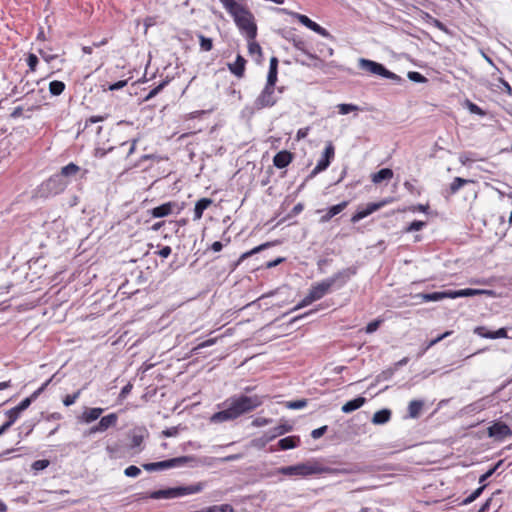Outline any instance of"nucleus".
<instances>
[{"mask_svg": "<svg viewBox=\"0 0 512 512\" xmlns=\"http://www.w3.org/2000/svg\"><path fill=\"white\" fill-rule=\"evenodd\" d=\"M292 43H293L294 47L298 51H300L302 54H304L309 60H317L318 59L315 54L310 52L306 41H304L303 39L295 37L292 39Z\"/></svg>", "mask_w": 512, "mask_h": 512, "instance_id": "obj_19", "label": "nucleus"}, {"mask_svg": "<svg viewBox=\"0 0 512 512\" xmlns=\"http://www.w3.org/2000/svg\"><path fill=\"white\" fill-rule=\"evenodd\" d=\"M424 402L421 400H412L408 405V414L410 418L416 419L420 416Z\"/></svg>", "mask_w": 512, "mask_h": 512, "instance_id": "obj_28", "label": "nucleus"}, {"mask_svg": "<svg viewBox=\"0 0 512 512\" xmlns=\"http://www.w3.org/2000/svg\"><path fill=\"white\" fill-rule=\"evenodd\" d=\"M358 67L362 70L370 72L371 74L379 75L396 83H400L402 81L400 76L386 69L384 65L369 59L359 58Z\"/></svg>", "mask_w": 512, "mask_h": 512, "instance_id": "obj_6", "label": "nucleus"}, {"mask_svg": "<svg viewBox=\"0 0 512 512\" xmlns=\"http://www.w3.org/2000/svg\"><path fill=\"white\" fill-rule=\"evenodd\" d=\"M248 49L251 54H261V47L258 43L253 40L249 41Z\"/></svg>", "mask_w": 512, "mask_h": 512, "instance_id": "obj_59", "label": "nucleus"}, {"mask_svg": "<svg viewBox=\"0 0 512 512\" xmlns=\"http://www.w3.org/2000/svg\"><path fill=\"white\" fill-rule=\"evenodd\" d=\"M407 77L409 80L415 82V83H425L427 82V78L423 76L421 73L417 71H410L407 74Z\"/></svg>", "mask_w": 512, "mask_h": 512, "instance_id": "obj_40", "label": "nucleus"}, {"mask_svg": "<svg viewBox=\"0 0 512 512\" xmlns=\"http://www.w3.org/2000/svg\"><path fill=\"white\" fill-rule=\"evenodd\" d=\"M484 337L490 339H498L507 337V330L505 328H500L495 332H489L487 334H483Z\"/></svg>", "mask_w": 512, "mask_h": 512, "instance_id": "obj_42", "label": "nucleus"}, {"mask_svg": "<svg viewBox=\"0 0 512 512\" xmlns=\"http://www.w3.org/2000/svg\"><path fill=\"white\" fill-rule=\"evenodd\" d=\"M124 474L127 477H137L141 474V469L135 465H131L124 470Z\"/></svg>", "mask_w": 512, "mask_h": 512, "instance_id": "obj_45", "label": "nucleus"}, {"mask_svg": "<svg viewBox=\"0 0 512 512\" xmlns=\"http://www.w3.org/2000/svg\"><path fill=\"white\" fill-rule=\"evenodd\" d=\"M366 402V399L364 397H357L350 401H347L341 408V411L343 413H351L359 408H361Z\"/></svg>", "mask_w": 512, "mask_h": 512, "instance_id": "obj_21", "label": "nucleus"}, {"mask_svg": "<svg viewBox=\"0 0 512 512\" xmlns=\"http://www.w3.org/2000/svg\"><path fill=\"white\" fill-rule=\"evenodd\" d=\"M103 411L104 410L102 408H90V409H87L82 414V419L86 423H91V422L95 421L96 419H98L100 417V415L103 413Z\"/></svg>", "mask_w": 512, "mask_h": 512, "instance_id": "obj_29", "label": "nucleus"}, {"mask_svg": "<svg viewBox=\"0 0 512 512\" xmlns=\"http://www.w3.org/2000/svg\"><path fill=\"white\" fill-rule=\"evenodd\" d=\"M245 65H246V60L244 59L243 56L238 54L235 62L232 64L231 63L228 64V68L232 74H234L238 78H241V77H243L244 72H245Z\"/></svg>", "mask_w": 512, "mask_h": 512, "instance_id": "obj_18", "label": "nucleus"}, {"mask_svg": "<svg viewBox=\"0 0 512 512\" xmlns=\"http://www.w3.org/2000/svg\"><path fill=\"white\" fill-rule=\"evenodd\" d=\"M467 107H468V110L472 113V114H476V115H479V116H485L486 115V112L480 108L478 105L468 101L467 103Z\"/></svg>", "mask_w": 512, "mask_h": 512, "instance_id": "obj_46", "label": "nucleus"}, {"mask_svg": "<svg viewBox=\"0 0 512 512\" xmlns=\"http://www.w3.org/2000/svg\"><path fill=\"white\" fill-rule=\"evenodd\" d=\"M216 343V339L215 338H212V339H208L200 344H198L196 347H194L192 349V353L193 354H197L199 350H201L202 348H205V347H209V346H212Z\"/></svg>", "mask_w": 512, "mask_h": 512, "instance_id": "obj_49", "label": "nucleus"}, {"mask_svg": "<svg viewBox=\"0 0 512 512\" xmlns=\"http://www.w3.org/2000/svg\"><path fill=\"white\" fill-rule=\"evenodd\" d=\"M356 273V267H348L313 285L303 300L299 302L291 311H297L310 305L312 302L321 299L330 291L333 286H336L337 288L343 287L347 281Z\"/></svg>", "mask_w": 512, "mask_h": 512, "instance_id": "obj_2", "label": "nucleus"}, {"mask_svg": "<svg viewBox=\"0 0 512 512\" xmlns=\"http://www.w3.org/2000/svg\"><path fill=\"white\" fill-rule=\"evenodd\" d=\"M392 177L393 171L390 168H383L372 175V182L379 184L384 180H390Z\"/></svg>", "mask_w": 512, "mask_h": 512, "instance_id": "obj_27", "label": "nucleus"}, {"mask_svg": "<svg viewBox=\"0 0 512 512\" xmlns=\"http://www.w3.org/2000/svg\"><path fill=\"white\" fill-rule=\"evenodd\" d=\"M381 324V320H374L368 323V325L365 328V331L369 334L375 332Z\"/></svg>", "mask_w": 512, "mask_h": 512, "instance_id": "obj_55", "label": "nucleus"}, {"mask_svg": "<svg viewBox=\"0 0 512 512\" xmlns=\"http://www.w3.org/2000/svg\"><path fill=\"white\" fill-rule=\"evenodd\" d=\"M223 6L225 7V9L228 11V13H230L232 10H235V8L238 7L239 3L236 2L235 0H219Z\"/></svg>", "mask_w": 512, "mask_h": 512, "instance_id": "obj_51", "label": "nucleus"}, {"mask_svg": "<svg viewBox=\"0 0 512 512\" xmlns=\"http://www.w3.org/2000/svg\"><path fill=\"white\" fill-rule=\"evenodd\" d=\"M273 422L271 418L257 417L252 421V426L254 427H263L269 425Z\"/></svg>", "mask_w": 512, "mask_h": 512, "instance_id": "obj_44", "label": "nucleus"}, {"mask_svg": "<svg viewBox=\"0 0 512 512\" xmlns=\"http://www.w3.org/2000/svg\"><path fill=\"white\" fill-rule=\"evenodd\" d=\"M239 30L244 33L248 41L254 40L257 36V26L253 14L243 5L239 4L235 10L229 13Z\"/></svg>", "mask_w": 512, "mask_h": 512, "instance_id": "obj_3", "label": "nucleus"}, {"mask_svg": "<svg viewBox=\"0 0 512 512\" xmlns=\"http://www.w3.org/2000/svg\"><path fill=\"white\" fill-rule=\"evenodd\" d=\"M48 466H49L48 460H46V459L36 460L32 464V469L35 471H41V470H44L45 468H47Z\"/></svg>", "mask_w": 512, "mask_h": 512, "instance_id": "obj_50", "label": "nucleus"}, {"mask_svg": "<svg viewBox=\"0 0 512 512\" xmlns=\"http://www.w3.org/2000/svg\"><path fill=\"white\" fill-rule=\"evenodd\" d=\"M293 160V154L287 150L279 151L273 157V164L279 169L287 167Z\"/></svg>", "mask_w": 512, "mask_h": 512, "instance_id": "obj_16", "label": "nucleus"}, {"mask_svg": "<svg viewBox=\"0 0 512 512\" xmlns=\"http://www.w3.org/2000/svg\"><path fill=\"white\" fill-rule=\"evenodd\" d=\"M169 83V80L166 79L164 81H162L158 86H156L155 88H153L147 95L146 97L144 98V101H149L151 100L153 97H155L158 93H160L163 88Z\"/></svg>", "mask_w": 512, "mask_h": 512, "instance_id": "obj_35", "label": "nucleus"}, {"mask_svg": "<svg viewBox=\"0 0 512 512\" xmlns=\"http://www.w3.org/2000/svg\"><path fill=\"white\" fill-rule=\"evenodd\" d=\"M348 205V202L347 201H343L337 205H334V206H331L325 215H323L321 218H320V222L322 223H326L328 222L330 219H332L334 216H336L337 214H339L340 212H342Z\"/></svg>", "mask_w": 512, "mask_h": 512, "instance_id": "obj_20", "label": "nucleus"}, {"mask_svg": "<svg viewBox=\"0 0 512 512\" xmlns=\"http://www.w3.org/2000/svg\"><path fill=\"white\" fill-rule=\"evenodd\" d=\"M426 226V222L415 220L408 227L405 228V232L420 231Z\"/></svg>", "mask_w": 512, "mask_h": 512, "instance_id": "obj_41", "label": "nucleus"}, {"mask_svg": "<svg viewBox=\"0 0 512 512\" xmlns=\"http://www.w3.org/2000/svg\"><path fill=\"white\" fill-rule=\"evenodd\" d=\"M300 444V437L299 436H288L285 438H282L278 442L279 449L281 450H289L298 447Z\"/></svg>", "mask_w": 512, "mask_h": 512, "instance_id": "obj_24", "label": "nucleus"}, {"mask_svg": "<svg viewBox=\"0 0 512 512\" xmlns=\"http://www.w3.org/2000/svg\"><path fill=\"white\" fill-rule=\"evenodd\" d=\"M418 298L422 300V302H436L443 300L445 298L452 299V291H441V292H432V293H420L417 295Z\"/></svg>", "mask_w": 512, "mask_h": 512, "instance_id": "obj_17", "label": "nucleus"}, {"mask_svg": "<svg viewBox=\"0 0 512 512\" xmlns=\"http://www.w3.org/2000/svg\"><path fill=\"white\" fill-rule=\"evenodd\" d=\"M65 84L62 81L54 80L49 83V92L53 96H59L63 93Z\"/></svg>", "mask_w": 512, "mask_h": 512, "instance_id": "obj_30", "label": "nucleus"}, {"mask_svg": "<svg viewBox=\"0 0 512 512\" xmlns=\"http://www.w3.org/2000/svg\"><path fill=\"white\" fill-rule=\"evenodd\" d=\"M295 17L298 19V21L301 24H303L304 26H306L310 30L316 32L317 34H319V35H321L323 37H329L330 36L329 32L325 28L321 27L319 24H317L316 22L312 21L306 15L297 14L296 13Z\"/></svg>", "mask_w": 512, "mask_h": 512, "instance_id": "obj_14", "label": "nucleus"}, {"mask_svg": "<svg viewBox=\"0 0 512 512\" xmlns=\"http://www.w3.org/2000/svg\"><path fill=\"white\" fill-rule=\"evenodd\" d=\"M327 429H328V427L326 425L321 426V427H319L317 429H314L311 432V437L313 439H318V438L322 437L326 433Z\"/></svg>", "mask_w": 512, "mask_h": 512, "instance_id": "obj_53", "label": "nucleus"}, {"mask_svg": "<svg viewBox=\"0 0 512 512\" xmlns=\"http://www.w3.org/2000/svg\"><path fill=\"white\" fill-rule=\"evenodd\" d=\"M499 83L501 84V88L509 95L512 96V87L510 84L505 81L503 78H499Z\"/></svg>", "mask_w": 512, "mask_h": 512, "instance_id": "obj_60", "label": "nucleus"}, {"mask_svg": "<svg viewBox=\"0 0 512 512\" xmlns=\"http://www.w3.org/2000/svg\"><path fill=\"white\" fill-rule=\"evenodd\" d=\"M495 473V468H490L484 474H482L479 478V483H484L488 478H490Z\"/></svg>", "mask_w": 512, "mask_h": 512, "instance_id": "obj_63", "label": "nucleus"}, {"mask_svg": "<svg viewBox=\"0 0 512 512\" xmlns=\"http://www.w3.org/2000/svg\"><path fill=\"white\" fill-rule=\"evenodd\" d=\"M430 19V23L441 31L448 32L446 26L436 18L427 15Z\"/></svg>", "mask_w": 512, "mask_h": 512, "instance_id": "obj_58", "label": "nucleus"}, {"mask_svg": "<svg viewBox=\"0 0 512 512\" xmlns=\"http://www.w3.org/2000/svg\"><path fill=\"white\" fill-rule=\"evenodd\" d=\"M263 403V397L258 395H236L228 398L224 402L225 408L212 415L211 421L214 423H221L237 419L243 414L249 413Z\"/></svg>", "mask_w": 512, "mask_h": 512, "instance_id": "obj_1", "label": "nucleus"}, {"mask_svg": "<svg viewBox=\"0 0 512 512\" xmlns=\"http://www.w3.org/2000/svg\"><path fill=\"white\" fill-rule=\"evenodd\" d=\"M32 401L28 397L23 399L17 406H15L16 410L20 413H22L24 410H26L30 405Z\"/></svg>", "mask_w": 512, "mask_h": 512, "instance_id": "obj_54", "label": "nucleus"}, {"mask_svg": "<svg viewBox=\"0 0 512 512\" xmlns=\"http://www.w3.org/2000/svg\"><path fill=\"white\" fill-rule=\"evenodd\" d=\"M307 399H299V400H295V401H287L285 403V406L286 408L288 409H291V410H298V409H302V408H305L307 406Z\"/></svg>", "mask_w": 512, "mask_h": 512, "instance_id": "obj_34", "label": "nucleus"}, {"mask_svg": "<svg viewBox=\"0 0 512 512\" xmlns=\"http://www.w3.org/2000/svg\"><path fill=\"white\" fill-rule=\"evenodd\" d=\"M127 83H128L127 80H119L113 84H110L107 89L109 91L119 90V89H122L123 87H125L127 85Z\"/></svg>", "mask_w": 512, "mask_h": 512, "instance_id": "obj_57", "label": "nucleus"}, {"mask_svg": "<svg viewBox=\"0 0 512 512\" xmlns=\"http://www.w3.org/2000/svg\"><path fill=\"white\" fill-rule=\"evenodd\" d=\"M488 435L497 439H502L505 436L511 435V429L504 422H495L487 429Z\"/></svg>", "mask_w": 512, "mask_h": 512, "instance_id": "obj_13", "label": "nucleus"}, {"mask_svg": "<svg viewBox=\"0 0 512 512\" xmlns=\"http://www.w3.org/2000/svg\"><path fill=\"white\" fill-rule=\"evenodd\" d=\"M20 414L21 413L18 412L15 407L11 408L10 410H8L6 412V416L8 417V421H6L3 425L7 429H9L15 423V421L19 418Z\"/></svg>", "mask_w": 512, "mask_h": 512, "instance_id": "obj_32", "label": "nucleus"}, {"mask_svg": "<svg viewBox=\"0 0 512 512\" xmlns=\"http://www.w3.org/2000/svg\"><path fill=\"white\" fill-rule=\"evenodd\" d=\"M80 394H81V390H78L71 395L65 396V398L63 399V404L65 406L73 405L76 402V400L79 398Z\"/></svg>", "mask_w": 512, "mask_h": 512, "instance_id": "obj_43", "label": "nucleus"}, {"mask_svg": "<svg viewBox=\"0 0 512 512\" xmlns=\"http://www.w3.org/2000/svg\"><path fill=\"white\" fill-rule=\"evenodd\" d=\"M205 487L204 482H198L188 486L170 487L153 491L149 494L152 499H173L186 495L196 494L201 492Z\"/></svg>", "mask_w": 512, "mask_h": 512, "instance_id": "obj_4", "label": "nucleus"}, {"mask_svg": "<svg viewBox=\"0 0 512 512\" xmlns=\"http://www.w3.org/2000/svg\"><path fill=\"white\" fill-rule=\"evenodd\" d=\"M389 200H384L377 203H369L366 208L358 210L351 218L352 223H357L358 221L362 220L363 218L369 216L370 214L374 213L375 211L382 208L385 204H387Z\"/></svg>", "mask_w": 512, "mask_h": 512, "instance_id": "obj_12", "label": "nucleus"}, {"mask_svg": "<svg viewBox=\"0 0 512 512\" xmlns=\"http://www.w3.org/2000/svg\"><path fill=\"white\" fill-rule=\"evenodd\" d=\"M207 512H234L229 504L214 505L206 508Z\"/></svg>", "mask_w": 512, "mask_h": 512, "instance_id": "obj_37", "label": "nucleus"}, {"mask_svg": "<svg viewBox=\"0 0 512 512\" xmlns=\"http://www.w3.org/2000/svg\"><path fill=\"white\" fill-rule=\"evenodd\" d=\"M391 410L384 408L374 413L371 422L375 425H383L391 419Z\"/></svg>", "mask_w": 512, "mask_h": 512, "instance_id": "obj_23", "label": "nucleus"}, {"mask_svg": "<svg viewBox=\"0 0 512 512\" xmlns=\"http://www.w3.org/2000/svg\"><path fill=\"white\" fill-rule=\"evenodd\" d=\"M490 293L491 292L488 290L466 288V289L452 291V299L459 298V297H471V296H475V295L490 294Z\"/></svg>", "mask_w": 512, "mask_h": 512, "instance_id": "obj_22", "label": "nucleus"}, {"mask_svg": "<svg viewBox=\"0 0 512 512\" xmlns=\"http://www.w3.org/2000/svg\"><path fill=\"white\" fill-rule=\"evenodd\" d=\"M484 489H485V485H482L481 487L477 488L467 498H465L461 504L468 505V504L472 503L482 494Z\"/></svg>", "mask_w": 512, "mask_h": 512, "instance_id": "obj_36", "label": "nucleus"}, {"mask_svg": "<svg viewBox=\"0 0 512 512\" xmlns=\"http://www.w3.org/2000/svg\"><path fill=\"white\" fill-rule=\"evenodd\" d=\"M323 469L316 463H299L292 466L280 467L272 473V475L282 474L285 476H301L306 477L310 475L320 474Z\"/></svg>", "mask_w": 512, "mask_h": 512, "instance_id": "obj_5", "label": "nucleus"}, {"mask_svg": "<svg viewBox=\"0 0 512 512\" xmlns=\"http://www.w3.org/2000/svg\"><path fill=\"white\" fill-rule=\"evenodd\" d=\"M277 75H278L277 70L269 69L268 75H267L266 86H274L275 87V84L277 82Z\"/></svg>", "mask_w": 512, "mask_h": 512, "instance_id": "obj_48", "label": "nucleus"}, {"mask_svg": "<svg viewBox=\"0 0 512 512\" xmlns=\"http://www.w3.org/2000/svg\"><path fill=\"white\" fill-rule=\"evenodd\" d=\"M492 503V498H488L483 505L480 507V509L477 512H487L489 511L490 505Z\"/></svg>", "mask_w": 512, "mask_h": 512, "instance_id": "obj_64", "label": "nucleus"}, {"mask_svg": "<svg viewBox=\"0 0 512 512\" xmlns=\"http://www.w3.org/2000/svg\"><path fill=\"white\" fill-rule=\"evenodd\" d=\"M79 170V166L74 163H69L68 165L62 167L59 174L50 177V179L47 181V185L51 186L54 182H59V185L54 189V194H58L62 192L68 184L64 178L76 175Z\"/></svg>", "mask_w": 512, "mask_h": 512, "instance_id": "obj_10", "label": "nucleus"}, {"mask_svg": "<svg viewBox=\"0 0 512 512\" xmlns=\"http://www.w3.org/2000/svg\"><path fill=\"white\" fill-rule=\"evenodd\" d=\"M133 388V385L131 383H128L126 384L122 389H121V392L119 394V400L122 401L124 400L131 392Z\"/></svg>", "mask_w": 512, "mask_h": 512, "instance_id": "obj_56", "label": "nucleus"}, {"mask_svg": "<svg viewBox=\"0 0 512 512\" xmlns=\"http://www.w3.org/2000/svg\"><path fill=\"white\" fill-rule=\"evenodd\" d=\"M334 154H335L334 146L331 143H329L325 147L324 152H323L321 158L318 160L316 166L312 170V172L310 174V177H314L318 173L326 170L329 167V165L331 163V160L334 157Z\"/></svg>", "mask_w": 512, "mask_h": 512, "instance_id": "obj_11", "label": "nucleus"}, {"mask_svg": "<svg viewBox=\"0 0 512 512\" xmlns=\"http://www.w3.org/2000/svg\"><path fill=\"white\" fill-rule=\"evenodd\" d=\"M269 246H271V244H270V243H264V244H261V245H259V246L255 247V248H253L252 250H250V251H248V252L243 253V254L241 255V257H240L239 261H242V260L246 259L247 257H250V256H252V255H254V254L258 253V252H260V251H262V250L266 249V248H267V247H269Z\"/></svg>", "mask_w": 512, "mask_h": 512, "instance_id": "obj_39", "label": "nucleus"}, {"mask_svg": "<svg viewBox=\"0 0 512 512\" xmlns=\"http://www.w3.org/2000/svg\"><path fill=\"white\" fill-rule=\"evenodd\" d=\"M282 93V89H278V92H276V87L274 86H266L263 88L259 96L256 98L254 102V106L256 109L260 110L267 107L274 106L278 99L279 94Z\"/></svg>", "mask_w": 512, "mask_h": 512, "instance_id": "obj_9", "label": "nucleus"}, {"mask_svg": "<svg viewBox=\"0 0 512 512\" xmlns=\"http://www.w3.org/2000/svg\"><path fill=\"white\" fill-rule=\"evenodd\" d=\"M195 459L191 456H180L159 462L145 463L142 467L148 472L161 471L171 468L182 467Z\"/></svg>", "mask_w": 512, "mask_h": 512, "instance_id": "obj_7", "label": "nucleus"}, {"mask_svg": "<svg viewBox=\"0 0 512 512\" xmlns=\"http://www.w3.org/2000/svg\"><path fill=\"white\" fill-rule=\"evenodd\" d=\"M172 252V249L170 246H163L158 252L157 254L160 256V257H163V258H167L168 256H170Z\"/></svg>", "mask_w": 512, "mask_h": 512, "instance_id": "obj_61", "label": "nucleus"}, {"mask_svg": "<svg viewBox=\"0 0 512 512\" xmlns=\"http://www.w3.org/2000/svg\"><path fill=\"white\" fill-rule=\"evenodd\" d=\"M41 57L46 61V62H50L52 61L53 59H55L57 57L56 54H50L49 52L45 51V50H40L39 51Z\"/></svg>", "mask_w": 512, "mask_h": 512, "instance_id": "obj_62", "label": "nucleus"}, {"mask_svg": "<svg viewBox=\"0 0 512 512\" xmlns=\"http://www.w3.org/2000/svg\"><path fill=\"white\" fill-rule=\"evenodd\" d=\"M175 207H177V204L175 202H166L157 207L152 208L151 210H149V212L154 218H162L170 215Z\"/></svg>", "mask_w": 512, "mask_h": 512, "instance_id": "obj_15", "label": "nucleus"}, {"mask_svg": "<svg viewBox=\"0 0 512 512\" xmlns=\"http://www.w3.org/2000/svg\"><path fill=\"white\" fill-rule=\"evenodd\" d=\"M143 436L140 434H133L131 437V443L130 448L137 449L140 448L142 442H143Z\"/></svg>", "mask_w": 512, "mask_h": 512, "instance_id": "obj_47", "label": "nucleus"}, {"mask_svg": "<svg viewBox=\"0 0 512 512\" xmlns=\"http://www.w3.org/2000/svg\"><path fill=\"white\" fill-rule=\"evenodd\" d=\"M293 426L288 423H282L273 429L265 432L261 437L252 440V445L258 449L264 448L269 442L274 440L276 437L284 435L292 431Z\"/></svg>", "mask_w": 512, "mask_h": 512, "instance_id": "obj_8", "label": "nucleus"}, {"mask_svg": "<svg viewBox=\"0 0 512 512\" xmlns=\"http://www.w3.org/2000/svg\"><path fill=\"white\" fill-rule=\"evenodd\" d=\"M118 417L115 413H111L101 418L98 428L103 432L117 423Z\"/></svg>", "mask_w": 512, "mask_h": 512, "instance_id": "obj_26", "label": "nucleus"}, {"mask_svg": "<svg viewBox=\"0 0 512 512\" xmlns=\"http://www.w3.org/2000/svg\"><path fill=\"white\" fill-rule=\"evenodd\" d=\"M37 64L38 57L35 54H29L27 57V65L29 66L30 70L35 71Z\"/></svg>", "mask_w": 512, "mask_h": 512, "instance_id": "obj_52", "label": "nucleus"}, {"mask_svg": "<svg viewBox=\"0 0 512 512\" xmlns=\"http://www.w3.org/2000/svg\"><path fill=\"white\" fill-rule=\"evenodd\" d=\"M469 182H472V181L461 178V177H455L453 182L450 184L451 194L457 193L465 184H467Z\"/></svg>", "mask_w": 512, "mask_h": 512, "instance_id": "obj_31", "label": "nucleus"}, {"mask_svg": "<svg viewBox=\"0 0 512 512\" xmlns=\"http://www.w3.org/2000/svg\"><path fill=\"white\" fill-rule=\"evenodd\" d=\"M337 108H338V112L341 115H346V114H349L351 112H356V111L360 110V108L357 105H355V104H347V103L338 104Z\"/></svg>", "mask_w": 512, "mask_h": 512, "instance_id": "obj_33", "label": "nucleus"}, {"mask_svg": "<svg viewBox=\"0 0 512 512\" xmlns=\"http://www.w3.org/2000/svg\"><path fill=\"white\" fill-rule=\"evenodd\" d=\"M198 38L202 50L210 51L213 48V41L211 38L205 37L202 34H200Z\"/></svg>", "mask_w": 512, "mask_h": 512, "instance_id": "obj_38", "label": "nucleus"}, {"mask_svg": "<svg viewBox=\"0 0 512 512\" xmlns=\"http://www.w3.org/2000/svg\"><path fill=\"white\" fill-rule=\"evenodd\" d=\"M212 204V200L209 198H201L199 199L194 207V220H199L202 218L203 212Z\"/></svg>", "mask_w": 512, "mask_h": 512, "instance_id": "obj_25", "label": "nucleus"}]
</instances>
